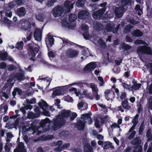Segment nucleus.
<instances>
[{
    "instance_id": "obj_34",
    "label": "nucleus",
    "mask_w": 152,
    "mask_h": 152,
    "mask_svg": "<svg viewBox=\"0 0 152 152\" xmlns=\"http://www.w3.org/2000/svg\"><path fill=\"white\" fill-rule=\"evenodd\" d=\"M121 47L124 51H127L132 48V47L125 43L121 44Z\"/></svg>"
},
{
    "instance_id": "obj_28",
    "label": "nucleus",
    "mask_w": 152,
    "mask_h": 152,
    "mask_svg": "<svg viewBox=\"0 0 152 152\" xmlns=\"http://www.w3.org/2000/svg\"><path fill=\"white\" fill-rule=\"evenodd\" d=\"M145 121H143L141 123L138 130V134L140 135H142L145 128V125L144 124Z\"/></svg>"
},
{
    "instance_id": "obj_35",
    "label": "nucleus",
    "mask_w": 152,
    "mask_h": 152,
    "mask_svg": "<svg viewBox=\"0 0 152 152\" xmlns=\"http://www.w3.org/2000/svg\"><path fill=\"white\" fill-rule=\"evenodd\" d=\"M39 79L41 80H46L48 82H49V83L48 84V85L46 86V88H48L49 85H50V82L52 80V79L49 77H46L44 78H42V76H39Z\"/></svg>"
},
{
    "instance_id": "obj_31",
    "label": "nucleus",
    "mask_w": 152,
    "mask_h": 152,
    "mask_svg": "<svg viewBox=\"0 0 152 152\" xmlns=\"http://www.w3.org/2000/svg\"><path fill=\"white\" fill-rule=\"evenodd\" d=\"M14 7L15 6L13 3H9L7 6L4 8V11L5 12H10Z\"/></svg>"
},
{
    "instance_id": "obj_2",
    "label": "nucleus",
    "mask_w": 152,
    "mask_h": 152,
    "mask_svg": "<svg viewBox=\"0 0 152 152\" xmlns=\"http://www.w3.org/2000/svg\"><path fill=\"white\" fill-rule=\"evenodd\" d=\"M28 54L29 56H31L30 59L32 61H34L35 60L34 58L36 54L39 52V47H34V45H32L31 44H28Z\"/></svg>"
},
{
    "instance_id": "obj_50",
    "label": "nucleus",
    "mask_w": 152,
    "mask_h": 152,
    "mask_svg": "<svg viewBox=\"0 0 152 152\" xmlns=\"http://www.w3.org/2000/svg\"><path fill=\"white\" fill-rule=\"evenodd\" d=\"M134 43L136 45L145 44V41L141 39H137L134 41Z\"/></svg>"
},
{
    "instance_id": "obj_49",
    "label": "nucleus",
    "mask_w": 152,
    "mask_h": 152,
    "mask_svg": "<svg viewBox=\"0 0 152 152\" xmlns=\"http://www.w3.org/2000/svg\"><path fill=\"white\" fill-rule=\"evenodd\" d=\"M141 84L140 83L137 84L133 85L131 86L132 89L133 91V89L135 90H137L139 89L141 87Z\"/></svg>"
},
{
    "instance_id": "obj_14",
    "label": "nucleus",
    "mask_w": 152,
    "mask_h": 152,
    "mask_svg": "<svg viewBox=\"0 0 152 152\" xmlns=\"http://www.w3.org/2000/svg\"><path fill=\"white\" fill-rule=\"evenodd\" d=\"M139 117V115L137 114L132 119V122L133 124V125L129 129L128 131L129 133L131 132L133 130L135 129V126L137 125L138 122V119Z\"/></svg>"
},
{
    "instance_id": "obj_22",
    "label": "nucleus",
    "mask_w": 152,
    "mask_h": 152,
    "mask_svg": "<svg viewBox=\"0 0 152 152\" xmlns=\"http://www.w3.org/2000/svg\"><path fill=\"white\" fill-rule=\"evenodd\" d=\"M24 147L23 143L20 142L18 145V148L14 149V152H26Z\"/></svg>"
},
{
    "instance_id": "obj_27",
    "label": "nucleus",
    "mask_w": 152,
    "mask_h": 152,
    "mask_svg": "<svg viewBox=\"0 0 152 152\" xmlns=\"http://www.w3.org/2000/svg\"><path fill=\"white\" fill-rule=\"evenodd\" d=\"M64 6L67 9L68 12H70L71 10L73 7V4L69 1H66L64 3Z\"/></svg>"
},
{
    "instance_id": "obj_53",
    "label": "nucleus",
    "mask_w": 152,
    "mask_h": 152,
    "mask_svg": "<svg viewBox=\"0 0 152 152\" xmlns=\"http://www.w3.org/2000/svg\"><path fill=\"white\" fill-rule=\"evenodd\" d=\"M4 24L10 25L11 23V21L7 18L4 17L3 21Z\"/></svg>"
},
{
    "instance_id": "obj_38",
    "label": "nucleus",
    "mask_w": 152,
    "mask_h": 152,
    "mask_svg": "<svg viewBox=\"0 0 152 152\" xmlns=\"http://www.w3.org/2000/svg\"><path fill=\"white\" fill-rule=\"evenodd\" d=\"M130 133L129 135L128 136L127 138L129 140H132L134 138V137L135 136L136 133V131L133 130L131 132L129 133H127L126 134L129 135V134Z\"/></svg>"
},
{
    "instance_id": "obj_29",
    "label": "nucleus",
    "mask_w": 152,
    "mask_h": 152,
    "mask_svg": "<svg viewBox=\"0 0 152 152\" xmlns=\"http://www.w3.org/2000/svg\"><path fill=\"white\" fill-rule=\"evenodd\" d=\"M103 148L104 149H107L110 148H114V147L112 145V143L111 142L107 141L104 142Z\"/></svg>"
},
{
    "instance_id": "obj_56",
    "label": "nucleus",
    "mask_w": 152,
    "mask_h": 152,
    "mask_svg": "<svg viewBox=\"0 0 152 152\" xmlns=\"http://www.w3.org/2000/svg\"><path fill=\"white\" fill-rule=\"evenodd\" d=\"M81 28L85 32L87 31L88 30V27L87 25L84 24L82 25Z\"/></svg>"
},
{
    "instance_id": "obj_20",
    "label": "nucleus",
    "mask_w": 152,
    "mask_h": 152,
    "mask_svg": "<svg viewBox=\"0 0 152 152\" xmlns=\"http://www.w3.org/2000/svg\"><path fill=\"white\" fill-rule=\"evenodd\" d=\"M85 122L80 120L78 121L76 124V127L79 130H83L85 127Z\"/></svg>"
},
{
    "instance_id": "obj_19",
    "label": "nucleus",
    "mask_w": 152,
    "mask_h": 152,
    "mask_svg": "<svg viewBox=\"0 0 152 152\" xmlns=\"http://www.w3.org/2000/svg\"><path fill=\"white\" fill-rule=\"evenodd\" d=\"M50 119L47 118L41 120L39 123L40 126L42 128L45 127L46 125L49 126L50 123Z\"/></svg>"
},
{
    "instance_id": "obj_25",
    "label": "nucleus",
    "mask_w": 152,
    "mask_h": 152,
    "mask_svg": "<svg viewBox=\"0 0 152 152\" xmlns=\"http://www.w3.org/2000/svg\"><path fill=\"white\" fill-rule=\"evenodd\" d=\"M54 39L51 36H50L48 39H45V42L47 46L51 47L53 45L54 42Z\"/></svg>"
},
{
    "instance_id": "obj_58",
    "label": "nucleus",
    "mask_w": 152,
    "mask_h": 152,
    "mask_svg": "<svg viewBox=\"0 0 152 152\" xmlns=\"http://www.w3.org/2000/svg\"><path fill=\"white\" fill-rule=\"evenodd\" d=\"M94 125L96 128H99L100 127L99 121L97 118L95 119V120Z\"/></svg>"
},
{
    "instance_id": "obj_51",
    "label": "nucleus",
    "mask_w": 152,
    "mask_h": 152,
    "mask_svg": "<svg viewBox=\"0 0 152 152\" xmlns=\"http://www.w3.org/2000/svg\"><path fill=\"white\" fill-rule=\"evenodd\" d=\"M91 114H90L88 113H86L85 114H83L81 115L82 118L84 120H85L87 119H88L90 118H91Z\"/></svg>"
},
{
    "instance_id": "obj_11",
    "label": "nucleus",
    "mask_w": 152,
    "mask_h": 152,
    "mask_svg": "<svg viewBox=\"0 0 152 152\" xmlns=\"http://www.w3.org/2000/svg\"><path fill=\"white\" fill-rule=\"evenodd\" d=\"M78 17L80 19H88L89 17V12L86 10L80 11L78 12Z\"/></svg>"
},
{
    "instance_id": "obj_32",
    "label": "nucleus",
    "mask_w": 152,
    "mask_h": 152,
    "mask_svg": "<svg viewBox=\"0 0 152 152\" xmlns=\"http://www.w3.org/2000/svg\"><path fill=\"white\" fill-rule=\"evenodd\" d=\"M114 26L110 23H108L106 24L105 26V29L107 32H111L113 31Z\"/></svg>"
},
{
    "instance_id": "obj_41",
    "label": "nucleus",
    "mask_w": 152,
    "mask_h": 152,
    "mask_svg": "<svg viewBox=\"0 0 152 152\" xmlns=\"http://www.w3.org/2000/svg\"><path fill=\"white\" fill-rule=\"evenodd\" d=\"M61 93L62 92L61 90L59 89H57L53 91L52 95L53 96H58L61 94Z\"/></svg>"
},
{
    "instance_id": "obj_1",
    "label": "nucleus",
    "mask_w": 152,
    "mask_h": 152,
    "mask_svg": "<svg viewBox=\"0 0 152 152\" xmlns=\"http://www.w3.org/2000/svg\"><path fill=\"white\" fill-rule=\"evenodd\" d=\"M76 18L74 14H71L69 16L68 20L70 22H68L66 20L63 21L62 23V25L69 29H73L76 26V23L74 22L76 19Z\"/></svg>"
},
{
    "instance_id": "obj_64",
    "label": "nucleus",
    "mask_w": 152,
    "mask_h": 152,
    "mask_svg": "<svg viewBox=\"0 0 152 152\" xmlns=\"http://www.w3.org/2000/svg\"><path fill=\"white\" fill-rule=\"evenodd\" d=\"M114 70V72L116 73H118L119 72L120 70V69L119 67L117 66H115L113 69Z\"/></svg>"
},
{
    "instance_id": "obj_40",
    "label": "nucleus",
    "mask_w": 152,
    "mask_h": 152,
    "mask_svg": "<svg viewBox=\"0 0 152 152\" xmlns=\"http://www.w3.org/2000/svg\"><path fill=\"white\" fill-rule=\"evenodd\" d=\"M86 0H78L76 3L77 6L78 7H83Z\"/></svg>"
},
{
    "instance_id": "obj_61",
    "label": "nucleus",
    "mask_w": 152,
    "mask_h": 152,
    "mask_svg": "<svg viewBox=\"0 0 152 152\" xmlns=\"http://www.w3.org/2000/svg\"><path fill=\"white\" fill-rule=\"evenodd\" d=\"M149 100L150 101L148 103V107L152 110V96L150 97Z\"/></svg>"
},
{
    "instance_id": "obj_46",
    "label": "nucleus",
    "mask_w": 152,
    "mask_h": 152,
    "mask_svg": "<svg viewBox=\"0 0 152 152\" xmlns=\"http://www.w3.org/2000/svg\"><path fill=\"white\" fill-rule=\"evenodd\" d=\"M90 87L92 89V91L93 93H98V89H97L96 87V86L95 84L93 83L90 84Z\"/></svg>"
},
{
    "instance_id": "obj_13",
    "label": "nucleus",
    "mask_w": 152,
    "mask_h": 152,
    "mask_svg": "<svg viewBox=\"0 0 152 152\" xmlns=\"http://www.w3.org/2000/svg\"><path fill=\"white\" fill-rule=\"evenodd\" d=\"M105 96L107 100L114 98L115 94L112 89H106L104 92Z\"/></svg>"
},
{
    "instance_id": "obj_9",
    "label": "nucleus",
    "mask_w": 152,
    "mask_h": 152,
    "mask_svg": "<svg viewBox=\"0 0 152 152\" xmlns=\"http://www.w3.org/2000/svg\"><path fill=\"white\" fill-rule=\"evenodd\" d=\"M97 65L94 62H91L87 64L84 67L83 70L84 71L91 72L96 67Z\"/></svg>"
},
{
    "instance_id": "obj_57",
    "label": "nucleus",
    "mask_w": 152,
    "mask_h": 152,
    "mask_svg": "<svg viewBox=\"0 0 152 152\" xmlns=\"http://www.w3.org/2000/svg\"><path fill=\"white\" fill-rule=\"evenodd\" d=\"M126 94L124 92H121V94L120 96V98L122 100H123L124 99V100L125 99H126Z\"/></svg>"
},
{
    "instance_id": "obj_54",
    "label": "nucleus",
    "mask_w": 152,
    "mask_h": 152,
    "mask_svg": "<svg viewBox=\"0 0 152 152\" xmlns=\"http://www.w3.org/2000/svg\"><path fill=\"white\" fill-rule=\"evenodd\" d=\"M77 114L75 112H73L71 115L70 117V119L71 121L74 120L75 118L77 117Z\"/></svg>"
},
{
    "instance_id": "obj_5",
    "label": "nucleus",
    "mask_w": 152,
    "mask_h": 152,
    "mask_svg": "<svg viewBox=\"0 0 152 152\" xmlns=\"http://www.w3.org/2000/svg\"><path fill=\"white\" fill-rule=\"evenodd\" d=\"M21 29L24 31H30L31 27V23L29 21L23 20L20 24Z\"/></svg>"
},
{
    "instance_id": "obj_63",
    "label": "nucleus",
    "mask_w": 152,
    "mask_h": 152,
    "mask_svg": "<svg viewBox=\"0 0 152 152\" xmlns=\"http://www.w3.org/2000/svg\"><path fill=\"white\" fill-rule=\"evenodd\" d=\"M98 79L101 82L99 84L100 86H102L103 85L104 83L102 77L101 76H99L98 77Z\"/></svg>"
},
{
    "instance_id": "obj_47",
    "label": "nucleus",
    "mask_w": 152,
    "mask_h": 152,
    "mask_svg": "<svg viewBox=\"0 0 152 152\" xmlns=\"http://www.w3.org/2000/svg\"><path fill=\"white\" fill-rule=\"evenodd\" d=\"M57 0H48L47 5L48 7L53 6Z\"/></svg>"
},
{
    "instance_id": "obj_6",
    "label": "nucleus",
    "mask_w": 152,
    "mask_h": 152,
    "mask_svg": "<svg viewBox=\"0 0 152 152\" xmlns=\"http://www.w3.org/2000/svg\"><path fill=\"white\" fill-rule=\"evenodd\" d=\"M64 12V9L60 5L56 6L52 10V13L54 17H59Z\"/></svg>"
},
{
    "instance_id": "obj_43",
    "label": "nucleus",
    "mask_w": 152,
    "mask_h": 152,
    "mask_svg": "<svg viewBox=\"0 0 152 152\" xmlns=\"http://www.w3.org/2000/svg\"><path fill=\"white\" fill-rule=\"evenodd\" d=\"M14 1L15 4L18 6L23 5L25 3L24 0H14Z\"/></svg>"
},
{
    "instance_id": "obj_36",
    "label": "nucleus",
    "mask_w": 152,
    "mask_h": 152,
    "mask_svg": "<svg viewBox=\"0 0 152 152\" xmlns=\"http://www.w3.org/2000/svg\"><path fill=\"white\" fill-rule=\"evenodd\" d=\"M121 85L126 90L129 91H132L131 86H130V85H128L125 83H122Z\"/></svg>"
},
{
    "instance_id": "obj_39",
    "label": "nucleus",
    "mask_w": 152,
    "mask_h": 152,
    "mask_svg": "<svg viewBox=\"0 0 152 152\" xmlns=\"http://www.w3.org/2000/svg\"><path fill=\"white\" fill-rule=\"evenodd\" d=\"M133 26L130 24L127 25L124 29V31L126 33L128 34L130 32L131 29L132 28Z\"/></svg>"
},
{
    "instance_id": "obj_55",
    "label": "nucleus",
    "mask_w": 152,
    "mask_h": 152,
    "mask_svg": "<svg viewBox=\"0 0 152 152\" xmlns=\"http://www.w3.org/2000/svg\"><path fill=\"white\" fill-rule=\"evenodd\" d=\"M83 35L84 38L86 39H89L90 35L88 31L85 32L83 33Z\"/></svg>"
},
{
    "instance_id": "obj_7",
    "label": "nucleus",
    "mask_w": 152,
    "mask_h": 152,
    "mask_svg": "<svg viewBox=\"0 0 152 152\" xmlns=\"http://www.w3.org/2000/svg\"><path fill=\"white\" fill-rule=\"evenodd\" d=\"M142 141L140 136H137L132 140L131 143L134 146L135 149H137L139 148H142L141 145Z\"/></svg>"
},
{
    "instance_id": "obj_30",
    "label": "nucleus",
    "mask_w": 152,
    "mask_h": 152,
    "mask_svg": "<svg viewBox=\"0 0 152 152\" xmlns=\"http://www.w3.org/2000/svg\"><path fill=\"white\" fill-rule=\"evenodd\" d=\"M8 53L7 52L0 53V60L1 61H5L7 59Z\"/></svg>"
},
{
    "instance_id": "obj_37",
    "label": "nucleus",
    "mask_w": 152,
    "mask_h": 152,
    "mask_svg": "<svg viewBox=\"0 0 152 152\" xmlns=\"http://www.w3.org/2000/svg\"><path fill=\"white\" fill-rule=\"evenodd\" d=\"M23 45L24 43L22 41L18 42L16 44L15 48L18 50H20L23 49Z\"/></svg>"
},
{
    "instance_id": "obj_24",
    "label": "nucleus",
    "mask_w": 152,
    "mask_h": 152,
    "mask_svg": "<svg viewBox=\"0 0 152 152\" xmlns=\"http://www.w3.org/2000/svg\"><path fill=\"white\" fill-rule=\"evenodd\" d=\"M132 36L134 37H141L143 35V33L139 29L134 30L132 33Z\"/></svg>"
},
{
    "instance_id": "obj_48",
    "label": "nucleus",
    "mask_w": 152,
    "mask_h": 152,
    "mask_svg": "<svg viewBox=\"0 0 152 152\" xmlns=\"http://www.w3.org/2000/svg\"><path fill=\"white\" fill-rule=\"evenodd\" d=\"M63 44L64 45H69V44L72 45V44H75L77 46H78L80 47H82L81 46L78 45L77 44H76L75 43H74L73 42H71L70 41H67V40H63Z\"/></svg>"
},
{
    "instance_id": "obj_3",
    "label": "nucleus",
    "mask_w": 152,
    "mask_h": 152,
    "mask_svg": "<svg viewBox=\"0 0 152 152\" xmlns=\"http://www.w3.org/2000/svg\"><path fill=\"white\" fill-rule=\"evenodd\" d=\"M139 54H146L152 55V50L150 47L146 45H142L138 47L137 50Z\"/></svg>"
},
{
    "instance_id": "obj_8",
    "label": "nucleus",
    "mask_w": 152,
    "mask_h": 152,
    "mask_svg": "<svg viewBox=\"0 0 152 152\" xmlns=\"http://www.w3.org/2000/svg\"><path fill=\"white\" fill-rule=\"evenodd\" d=\"M78 52L72 48H69L66 52V56L69 58H75L78 54Z\"/></svg>"
},
{
    "instance_id": "obj_59",
    "label": "nucleus",
    "mask_w": 152,
    "mask_h": 152,
    "mask_svg": "<svg viewBox=\"0 0 152 152\" xmlns=\"http://www.w3.org/2000/svg\"><path fill=\"white\" fill-rule=\"evenodd\" d=\"M7 66V64L4 62H2L0 64V68L1 69H5Z\"/></svg>"
},
{
    "instance_id": "obj_10",
    "label": "nucleus",
    "mask_w": 152,
    "mask_h": 152,
    "mask_svg": "<svg viewBox=\"0 0 152 152\" xmlns=\"http://www.w3.org/2000/svg\"><path fill=\"white\" fill-rule=\"evenodd\" d=\"M104 12V9H100L97 11L94 12L92 13L93 17L95 20L100 19L101 18Z\"/></svg>"
},
{
    "instance_id": "obj_62",
    "label": "nucleus",
    "mask_w": 152,
    "mask_h": 152,
    "mask_svg": "<svg viewBox=\"0 0 152 152\" xmlns=\"http://www.w3.org/2000/svg\"><path fill=\"white\" fill-rule=\"evenodd\" d=\"M126 40L127 42H133L132 38L127 35L126 37Z\"/></svg>"
},
{
    "instance_id": "obj_21",
    "label": "nucleus",
    "mask_w": 152,
    "mask_h": 152,
    "mask_svg": "<svg viewBox=\"0 0 152 152\" xmlns=\"http://www.w3.org/2000/svg\"><path fill=\"white\" fill-rule=\"evenodd\" d=\"M121 105L124 109L129 110L131 108V106L129 104L127 99H125L124 101H122Z\"/></svg>"
},
{
    "instance_id": "obj_26",
    "label": "nucleus",
    "mask_w": 152,
    "mask_h": 152,
    "mask_svg": "<svg viewBox=\"0 0 152 152\" xmlns=\"http://www.w3.org/2000/svg\"><path fill=\"white\" fill-rule=\"evenodd\" d=\"M38 105L40 108L44 111L48 107V105L47 103L45 101H43L42 102H39Z\"/></svg>"
},
{
    "instance_id": "obj_23",
    "label": "nucleus",
    "mask_w": 152,
    "mask_h": 152,
    "mask_svg": "<svg viewBox=\"0 0 152 152\" xmlns=\"http://www.w3.org/2000/svg\"><path fill=\"white\" fill-rule=\"evenodd\" d=\"M71 112L69 110H66L64 109L61 111V115L62 117L64 118H68L71 115Z\"/></svg>"
},
{
    "instance_id": "obj_42",
    "label": "nucleus",
    "mask_w": 152,
    "mask_h": 152,
    "mask_svg": "<svg viewBox=\"0 0 152 152\" xmlns=\"http://www.w3.org/2000/svg\"><path fill=\"white\" fill-rule=\"evenodd\" d=\"M131 0H121L122 5L124 7L128 5H131Z\"/></svg>"
},
{
    "instance_id": "obj_60",
    "label": "nucleus",
    "mask_w": 152,
    "mask_h": 152,
    "mask_svg": "<svg viewBox=\"0 0 152 152\" xmlns=\"http://www.w3.org/2000/svg\"><path fill=\"white\" fill-rule=\"evenodd\" d=\"M148 67L149 69V72L150 74L152 75V63H148Z\"/></svg>"
},
{
    "instance_id": "obj_44",
    "label": "nucleus",
    "mask_w": 152,
    "mask_h": 152,
    "mask_svg": "<svg viewBox=\"0 0 152 152\" xmlns=\"http://www.w3.org/2000/svg\"><path fill=\"white\" fill-rule=\"evenodd\" d=\"M137 107H138L137 111V113L138 114H140L141 113H142L143 110V107L142 104L139 103V104L137 105Z\"/></svg>"
},
{
    "instance_id": "obj_52",
    "label": "nucleus",
    "mask_w": 152,
    "mask_h": 152,
    "mask_svg": "<svg viewBox=\"0 0 152 152\" xmlns=\"http://www.w3.org/2000/svg\"><path fill=\"white\" fill-rule=\"evenodd\" d=\"M7 69L9 71H12L16 69V66L13 65H9L7 66Z\"/></svg>"
},
{
    "instance_id": "obj_18",
    "label": "nucleus",
    "mask_w": 152,
    "mask_h": 152,
    "mask_svg": "<svg viewBox=\"0 0 152 152\" xmlns=\"http://www.w3.org/2000/svg\"><path fill=\"white\" fill-rule=\"evenodd\" d=\"M26 13V10L23 7L18 8L16 12L17 15L20 17L24 16Z\"/></svg>"
},
{
    "instance_id": "obj_15",
    "label": "nucleus",
    "mask_w": 152,
    "mask_h": 152,
    "mask_svg": "<svg viewBox=\"0 0 152 152\" xmlns=\"http://www.w3.org/2000/svg\"><path fill=\"white\" fill-rule=\"evenodd\" d=\"M115 12L116 17L118 18H121L123 16L124 12V7H116L115 9Z\"/></svg>"
},
{
    "instance_id": "obj_17",
    "label": "nucleus",
    "mask_w": 152,
    "mask_h": 152,
    "mask_svg": "<svg viewBox=\"0 0 152 152\" xmlns=\"http://www.w3.org/2000/svg\"><path fill=\"white\" fill-rule=\"evenodd\" d=\"M14 77L17 80L19 81H21L22 80H24L25 79V75L23 73L19 72H16L14 75Z\"/></svg>"
},
{
    "instance_id": "obj_45",
    "label": "nucleus",
    "mask_w": 152,
    "mask_h": 152,
    "mask_svg": "<svg viewBox=\"0 0 152 152\" xmlns=\"http://www.w3.org/2000/svg\"><path fill=\"white\" fill-rule=\"evenodd\" d=\"M10 89H7L6 91L7 93L5 92H2V91L1 90V92L2 93V96L4 98H5L6 99H8L9 98V96L7 93H9L10 92Z\"/></svg>"
},
{
    "instance_id": "obj_16",
    "label": "nucleus",
    "mask_w": 152,
    "mask_h": 152,
    "mask_svg": "<svg viewBox=\"0 0 152 152\" xmlns=\"http://www.w3.org/2000/svg\"><path fill=\"white\" fill-rule=\"evenodd\" d=\"M69 143H65L61 146H58L54 149V151L56 152H61L64 150V149H67L70 146Z\"/></svg>"
},
{
    "instance_id": "obj_33",
    "label": "nucleus",
    "mask_w": 152,
    "mask_h": 152,
    "mask_svg": "<svg viewBox=\"0 0 152 152\" xmlns=\"http://www.w3.org/2000/svg\"><path fill=\"white\" fill-rule=\"evenodd\" d=\"M45 17L44 14L43 13H39L38 15H36L37 19L42 22H43Z\"/></svg>"
},
{
    "instance_id": "obj_4",
    "label": "nucleus",
    "mask_w": 152,
    "mask_h": 152,
    "mask_svg": "<svg viewBox=\"0 0 152 152\" xmlns=\"http://www.w3.org/2000/svg\"><path fill=\"white\" fill-rule=\"evenodd\" d=\"M53 124L54 128L60 129L65 125L66 121L63 118L57 117L53 120Z\"/></svg>"
},
{
    "instance_id": "obj_12",
    "label": "nucleus",
    "mask_w": 152,
    "mask_h": 152,
    "mask_svg": "<svg viewBox=\"0 0 152 152\" xmlns=\"http://www.w3.org/2000/svg\"><path fill=\"white\" fill-rule=\"evenodd\" d=\"M42 31L39 28H36L35 29L34 37L36 40L40 41L41 40L42 36Z\"/></svg>"
}]
</instances>
